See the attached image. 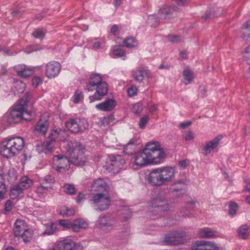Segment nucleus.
Returning a JSON list of instances; mask_svg holds the SVG:
<instances>
[{"label": "nucleus", "mask_w": 250, "mask_h": 250, "mask_svg": "<svg viewBox=\"0 0 250 250\" xmlns=\"http://www.w3.org/2000/svg\"><path fill=\"white\" fill-rule=\"evenodd\" d=\"M117 224L116 218L111 215L104 214L99 217L97 225L101 229L111 230Z\"/></svg>", "instance_id": "obj_10"}, {"label": "nucleus", "mask_w": 250, "mask_h": 250, "mask_svg": "<svg viewBox=\"0 0 250 250\" xmlns=\"http://www.w3.org/2000/svg\"><path fill=\"white\" fill-rule=\"evenodd\" d=\"M46 116L47 115H42L35 127L36 131L40 134H45L47 130L49 124L48 121L45 119Z\"/></svg>", "instance_id": "obj_25"}, {"label": "nucleus", "mask_w": 250, "mask_h": 250, "mask_svg": "<svg viewBox=\"0 0 250 250\" xmlns=\"http://www.w3.org/2000/svg\"><path fill=\"white\" fill-rule=\"evenodd\" d=\"M48 189V187H44L42 185L38 186L36 189L38 194H42L45 193Z\"/></svg>", "instance_id": "obj_52"}, {"label": "nucleus", "mask_w": 250, "mask_h": 250, "mask_svg": "<svg viewBox=\"0 0 250 250\" xmlns=\"http://www.w3.org/2000/svg\"><path fill=\"white\" fill-rule=\"evenodd\" d=\"M41 82V79L39 77H35L32 80V84L33 86L37 87Z\"/></svg>", "instance_id": "obj_58"}, {"label": "nucleus", "mask_w": 250, "mask_h": 250, "mask_svg": "<svg viewBox=\"0 0 250 250\" xmlns=\"http://www.w3.org/2000/svg\"><path fill=\"white\" fill-rule=\"evenodd\" d=\"M248 229L249 227L247 225L240 227L237 230L238 237L243 239H247L248 236Z\"/></svg>", "instance_id": "obj_31"}, {"label": "nucleus", "mask_w": 250, "mask_h": 250, "mask_svg": "<svg viewBox=\"0 0 250 250\" xmlns=\"http://www.w3.org/2000/svg\"><path fill=\"white\" fill-rule=\"evenodd\" d=\"M164 183V185L172 181L175 175V170L171 167H159Z\"/></svg>", "instance_id": "obj_15"}, {"label": "nucleus", "mask_w": 250, "mask_h": 250, "mask_svg": "<svg viewBox=\"0 0 250 250\" xmlns=\"http://www.w3.org/2000/svg\"><path fill=\"white\" fill-rule=\"evenodd\" d=\"M184 185V182L182 180H179L175 182L171 186L170 189L175 191H178L182 188V185Z\"/></svg>", "instance_id": "obj_43"}, {"label": "nucleus", "mask_w": 250, "mask_h": 250, "mask_svg": "<svg viewBox=\"0 0 250 250\" xmlns=\"http://www.w3.org/2000/svg\"><path fill=\"white\" fill-rule=\"evenodd\" d=\"M183 83L187 85L191 83L193 79L192 72L189 69H186L183 72Z\"/></svg>", "instance_id": "obj_33"}, {"label": "nucleus", "mask_w": 250, "mask_h": 250, "mask_svg": "<svg viewBox=\"0 0 250 250\" xmlns=\"http://www.w3.org/2000/svg\"><path fill=\"white\" fill-rule=\"evenodd\" d=\"M191 250H219L215 244L208 241H197L196 245L192 246Z\"/></svg>", "instance_id": "obj_17"}, {"label": "nucleus", "mask_w": 250, "mask_h": 250, "mask_svg": "<svg viewBox=\"0 0 250 250\" xmlns=\"http://www.w3.org/2000/svg\"><path fill=\"white\" fill-rule=\"evenodd\" d=\"M13 232L15 237L21 238L25 243L29 242L32 238V230L22 220H16L14 224Z\"/></svg>", "instance_id": "obj_6"}, {"label": "nucleus", "mask_w": 250, "mask_h": 250, "mask_svg": "<svg viewBox=\"0 0 250 250\" xmlns=\"http://www.w3.org/2000/svg\"><path fill=\"white\" fill-rule=\"evenodd\" d=\"M132 76L135 81L141 83L147 77L148 71L144 67H139L132 71Z\"/></svg>", "instance_id": "obj_24"}, {"label": "nucleus", "mask_w": 250, "mask_h": 250, "mask_svg": "<svg viewBox=\"0 0 250 250\" xmlns=\"http://www.w3.org/2000/svg\"><path fill=\"white\" fill-rule=\"evenodd\" d=\"M54 246L58 250H73L76 244L71 239L66 237L57 241Z\"/></svg>", "instance_id": "obj_16"}, {"label": "nucleus", "mask_w": 250, "mask_h": 250, "mask_svg": "<svg viewBox=\"0 0 250 250\" xmlns=\"http://www.w3.org/2000/svg\"><path fill=\"white\" fill-rule=\"evenodd\" d=\"M168 40L172 43H177L181 41L182 39L180 36L176 35H169L167 37Z\"/></svg>", "instance_id": "obj_50"}, {"label": "nucleus", "mask_w": 250, "mask_h": 250, "mask_svg": "<svg viewBox=\"0 0 250 250\" xmlns=\"http://www.w3.org/2000/svg\"><path fill=\"white\" fill-rule=\"evenodd\" d=\"M28 100L27 98L22 99L19 103L11 111L9 117V121L11 123H16L23 119L25 121H30L34 117L33 112L27 110Z\"/></svg>", "instance_id": "obj_4"}, {"label": "nucleus", "mask_w": 250, "mask_h": 250, "mask_svg": "<svg viewBox=\"0 0 250 250\" xmlns=\"http://www.w3.org/2000/svg\"><path fill=\"white\" fill-rule=\"evenodd\" d=\"M44 152L49 154L52 152L54 148L53 142L49 139L48 141L44 142Z\"/></svg>", "instance_id": "obj_41"}, {"label": "nucleus", "mask_w": 250, "mask_h": 250, "mask_svg": "<svg viewBox=\"0 0 250 250\" xmlns=\"http://www.w3.org/2000/svg\"><path fill=\"white\" fill-rule=\"evenodd\" d=\"M133 112L135 114H139L143 110V105L141 103H137L135 104L132 108Z\"/></svg>", "instance_id": "obj_47"}, {"label": "nucleus", "mask_w": 250, "mask_h": 250, "mask_svg": "<svg viewBox=\"0 0 250 250\" xmlns=\"http://www.w3.org/2000/svg\"><path fill=\"white\" fill-rule=\"evenodd\" d=\"M74 210L72 208H69L66 206L61 207L59 211V214L63 216H70L74 214Z\"/></svg>", "instance_id": "obj_37"}, {"label": "nucleus", "mask_w": 250, "mask_h": 250, "mask_svg": "<svg viewBox=\"0 0 250 250\" xmlns=\"http://www.w3.org/2000/svg\"><path fill=\"white\" fill-rule=\"evenodd\" d=\"M14 70L19 76L23 78L28 77L33 73L32 69L24 64H18L15 66Z\"/></svg>", "instance_id": "obj_23"}, {"label": "nucleus", "mask_w": 250, "mask_h": 250, "mask_svg": "<svg viewBox=\"0 0 250 250\" xmlns=\"http://www.w3.org/2000/svg\"><path fill=\"white\" fill-rule=\"evenodd\" d=\"M184 236V233H180L177 232H172L171 234L166 236V242L169 245H179L183 242Z\"/></svg>", "instance_id": "obj_19"}, {"label": "nucleus", "mask_w": 250, "mask_h": 250, "mask_svg": "<svg viewBox=\"0 0 250 250\" xmlns=\"http://www.w3.org/2000/svg\"><path fill=\"white\" fill-rule=\"evenodd\" d=\"M91 201L96 210L103 211L107 210L110 205L109 197L102 193L94 194Z\"/></svg>", "instance_id": "obj_9"}, {"label": "nucleus", "mask_w": 250, "mask_h": 250, "mask_svg": "<svg viewBox=\"0 0 250 250\" xmlns=\"http://www.w3.org/2000/svg\"><path fill=\"white\" fill-rule=\"evenodd\" d=\"M116 102L115 100L109 99L104 102L97 104L96 108L102 111H111L116 106Z\"/></svg>", "instance_id": "obj_26"}, {"label": "nucleus", "mask_w": 250, "mask_h": 250, "mask_svg": "<svg viewBox=\"0 0 250 250\" xmlns=\"http://www.w3.org/2000/svg\"><path fill=\"white\" fill-rule=\"evenodd\" d=\"M120 211L121 218L124 221H126L131 217L132 213L130 210L126 207L123 208Z\"/></svg>", "instance_id": "obj_38"}, {"label": "nucleus", "mask_w": 250, "mask_h": 250, "mask_svg": "<svg viewBox=\"0 0 250 250\" xmlns=\"http://www.w3.org/2000/svg\"><path fill=\"white\" fill-rule=\"evenodd\" d=\"M61 69V65L56 61H51L45 65L46 76L49 79L54 78L59 75Z\"/></svg>", "instance_id": "obj_11"}, {"label": "nucleus", "mask_w": 250, "mask_h": 250, "mask_svg": "<svg viewBox=\"0 0 250 250\" xmlns=\"http://www.w3.org/2000/svg\"><path fill=\"white\" fill-rule=\"evenodd\" d=\"M179 165L182 169L185 168L187 167V162L185 160L181 161L179 162Z\"/></svg>", "instance_id": "obj_61"}, {"label": "nucleus", "mask_w": 250, "mask_h": 250, "mask_svg": "<svg viewBox=\"0 0 250 250\" xmlns=\"http://www.w3.org/2000/svg\"><path fill=\"white\" fill-rule=\"evenodd\" d=\"M178 6L183 5L186 2V0H174Z\"/></svg>", "instance_id": "obj_64"}, {"label": "nucleus", "mask_w": 250, "mask_h": 250, "mask_svg": "<svg viewBox=\"0 0 250 250\" xmlns=\"http://www.w3.org/2000/svg\"><path fill=\"white\" fill-rule=\"evenodd\" d=\"M66 153L69 156L70 164L77 166H83L86 162L84 147L76 141L67 142L64 146Z\"/></svg>", "instance_id": "obj_3"}, {"label": "nucleus", "mask_w": 250, "mask_h": 250, "mask_svg": "<svg viewBox=\"0 0 250 250\" xmlns=\"http://www.w3.org/2000/svg\"><path fill=\"white\" fill-rule=\"evenodd\" d=\"M32 180L27 176H25L21 178L18 185L24 190L29 188L32 185Z\"/></svg>", "instance_id": "obj_29"}, {"label": "nucleus", "mask_w": 250, "mask_h": 250, "mask_svg": "<svg viewBox=\"0 0 250 250\" xmlns=\"http://www.w3.org/2000/svg\"><path fill=\"white\" fill-rule=\"evenodd\" d=\"M148 119L149 118L147 116H145L141 118L139 123V127L141 129H144L146 124L147 123Z\"/></svg>", "instance_id": "obj_49"}, {"label": "nucleus", "mask_w": 250, "mask_h": 250, "mask_svg": "<svg viewBox=\"0 0 250 250\" xmlns=\"http://www.w3.org/2000/svg\"><path fill=\"white\" fill-rule=\"evenodd\" d=\"M55 230L52 227V226H50L49 228L47 229H46L43 232L42 234L43 235L47 234V235H51L54 233Z\"/></svg>", "instance_id": "obj_55"}, {"label": "nucleus", "mask_w": 250, "mask_h": 250, "mask_svg": "<svg viewBox=\"0 0 250 250\" xmlns=\"http://www.w3.org/2000/svg\"><path fill=\"white\" fill-rule=\"evenodd\" d=\"M105 42L104 39H101V41H98L93 43L92 45V48L94 50H97L101 48L102 44Z\"/></svg>", "instance_id": "obj_51"}, {"label": "nucleus", "mask_w": 250, "mask_h": 250, "mask_svg": "<svg viewBox=\"0 0 250 250\" xmlns=\"http://www.w3.org/2000/svg\"><path fill=\"white\" fill-rule=\"evenodd\" d=\"M108 188L109 187L107 182L103 178L96 179L91 184V191L103 192L107 191Z\"/></svg>", "instance_id": "obj_18"}, {"label": "nucleus", "mask_w": 250, "mask_h": 250, "mask_svg": "<svg viewBox=\"0 0 250 250\" xmlns=\"http://www.w3.org/2000/svg\"><path fill=\"white\" fill-rule=\"evenodd\" d=\"M46 33V31L44 29L37 28L32 33V36L35 38L42 39Z\"/></svg>", "instance_id": "obj_40"}, {"label": "nucleus", "mask_w": 250, "mask_h": 250, "mask_svg": "<svg viewBox=\"0 0 250 250\" xmlns=\"http://www.w3.org/2000/svg\"><path fill=\"white\" fill-rule=\"evenodd\" d=\"M147 181L153 186L159 187L164 185L159 167L151 170L148 175Z\"/></svg>", "instance_id": "obj_14"}, {"label": "nucleus", "mask_w": 250, "mask_h": 250, "mask_svg": "<svg viewBox=\"0 0 250 250\" xmlns=\"http://www.w3.org/2000/svg\"><path fill=\"white\" fill-rule=\"evenodd\" d=\"M109 158L111 162L110 165L113 167L112 169L115 171L118 172L125 163V160L121 155H110Z\"/></svg>", "instance_id": "obj_20"}, {"label": "nucleus", "mask_w": 250, "mask_h": 250, "mask_svg": "<svg viewBox=\"0 0 250 250\" xmlns=\"http://www.w3.org/2000/svg\"><path fill=\"white\" fill-rule=\"evenodd\" d=\"M44 142L42 143H40L36 145V148L37 151L40 153L43 152H44Z\"/></svg>", "instance_id": "obj_54"}, {"label": "nucleus", "mask_w": 250, "mask_h": 250, "mask_svg": "<svg viewBox=\"0 0 250 250\" xmlns=\"http://www.w3.org/2000/svg\"><path fill=\"white\" fill-rule=\"evenodd\" d=\"M242 53L244 61L250 66L248 72L250 74V45L245 47Z\"/></svg>", "instance_id": "obj_34"}, {"label": "nucleus", "mask_w": 250, "mask_h": 250, "mask_svg": "<svg viewBox=\"0 0 250 250\" xmlns=\"http://www.w3.org/2000/svg\"><path fill=\"white\" fill-rule=\"evenodd\" d=\"M23 189L18 184L11 188L10 196L12 199L17 198L23 191Z\"/></svg>", "instance_id": "obj_32"}, {"label": "nucleus", "mask_w": 250, "mask_h": 250, "mask_svg": "<svg viewBox=\"0 0 250 250\" xmlns=\"http://www.w3.org/2000/svg\"><path fill=\"white\" fill-rule=\"evenodd\" d=\"M53 163L56 170L58 172H62L70 164L69 159L62 155H55L53 158Z\"/></svg>", "instance_id": "obj_12"}, {"label": "nucleus", "mask_w": 250, "mask_h": 250, "mask_svg": "<svg viewBox=\"0 0 250 250\" xmlns=\"http://www.w3.org/2000/svg\"><path fill=\"white\" fill-rule=\"evenodd\" d=\"M166 154L159 142H149L144 148L134 157V164L142 167L150 164H160L165 159Z\"/></svg>", "instance_id": "obj_1"}, {"label": "nucleus", "mask_w": 250, "mask_h": 250, "mask_svg": "<svg viewBox=\"0 0 250 250\" xmlns=\"http://www.w3.org/2000/svg\"><path fill=\"white\" fill-rule=\"evenodd\" d=\"M8 140L16 155L22 149L24 146V140L21 137H14L9 139Z\"/></svg>", "instance_id": "obj_22"}, {"label": "nucleus", "mask_w": 250, "mask_h": 250, "mask_svg": "<svg viewBox=\"0 0 250 250\" xmlns=\"http://www.w3.org/2000/svg\"><path fill=\"white\" fill-rule=\"evenodd\" d=\"M135 146L132 141H129L124 147V152L127 155L132 154L135 151Z\"/></svg>", "instance_id": "obj_36"}, {"label": "nucleus", "mask_w": 250, "mask_h": 250, "mask_svg": "<svg viewBox=\"0 0 250 250\" xmlns=\"http://www.w3.org/2000/svg\"><path fill=\"white\" fill-rule=\"evenodd\" d=\"M198 234L202 238H214L218 236L217 232L209 228H204L199 229Z\"/></svg>", "instance_id": "obj_27"}, {"label": "nucleus", "mask_w": 250, "mask_h": 250, "mask_svg": "<svg viewBox=\"0 0 250 250\" xmlns=\"http://www.w3.org/2000/svg\"><path fill=\"white\" fill-rule=\"evenodd\" d=\"M137 91L138 89L135 86H132L130 88H129L127 90L128 94L130 97H132L135 95L137 94Z\"/></svg>", "instance_id": "obj_53"}, {"label": "nucleus", "mask_w": 250, "mask_h": 250, "mask_svg": "<svg viewBox=\"0 0 250 250\" xmlns=\"http://www.w3.org/2000/svg\"><path fill=\"white\" fill-rule=\"evenodd\" d=\"M124 44L127 48H133L137 46L138 43L134 38H127L124 40Z\"/></svg>", "instance_id": "obj_39"}, {"label": "nucleus", "mask_w": 250, "mask_h": 250, "mask_svg": "<svg viewBox=\"0 0 250 250\" xmlns=\"http://www.w3.org/2000/svg\"><path fill=\"white\" fill-rule=\"evenodd\" d=\"M183 137L186 141H193L195 138V134L191 130H188L185 131Z\"/></svg>", "instance_id": "obj_42"}, {"label": "nucleus", "mask_w": 250, "mask_h": 250, "mask_svg": "<svg viewBox=\"0 0 250 250\" xmlns=\"http://www.w3.org/2000/svg\"><path fill=\"white\" fill-rule=\"evenodd\" d=\"M59 224L65 229H72V223L68 220H61L59 221Z\"/></svg>", "instance_id": "obj_46"}, {"label": "nucleus", "mask_w": 250, "mask_h": 250, "mask_svg": "<svg viewBox=\"0 0 250 250\" xmlns=\"http://www.w3.org/2000/svg\"><path fill=\"white\" fill-rule=\"evenodd\" d=\"M187 55L186 51H183L180 52V58L181 59H182V60L186 59L187 58Z\"/></svg>", "instance_id": "obj_62"}, {"label": "nucleus", "mask_w": 250, "mask_h": 250, "mask_svg": "<svg viewBox=\"0 0 250 250\" xmlns=\"http://www.w3.org/2000/svg\"><path fill=\"white\" fill-rule=\"evenodd\" d=\"M118 30V26L117 25L115 24L113 25L110 29V32L112 34H115Z\"/></svg>", "instance_id": "obj_63"}, {"label": "nucleus", "mask_w": 250, "mask_h": 250, "mask_svg": "<svg viewBox=\"0 0 250 250\" xmlns=\"http://www.w3.org/2000/svg\"><path fill=\"white\" fill-rule=\"evenodd\" d=\"M148 109L149 112H154L157 109V105L156 104L148 105Z\"/></svg>", "instance_id": "obj_59"}, {"label": "nucleus", "mask_w": 250, "mask_h": 250, "mask_svg": "<svg viewBox=\"0 0 250 250\" xmlns=\"http://www.w3.org/2000/svg\"><path fill=\"white\" fill-rule=\"evenodd\" d=\"M12 209V202L10 200H7L5 204V210L6 211H10Z\"/></svg>", "instance_id": "obj_56"}, {"label": "nucleus", "mask_w": 250, "mask_h": 250, "mask_svg": "<svg viewBox=\"0 0 250 250\" xmlns=\"http://www.w3.org/2000/svg\"><path fill=\"white\" fill-rule=\"evenodd\" d=\"M64 134L65 132L63 130L61 129H57L50 134L49 139L53 142L55 141H59V140H61V139L59 138V135Z\"/></svg>", "instance_id": "obj_30"}, {"label": "nucleus", "mask_w": 250, "mask_h": 250, "mask_svg": "<svg viewBox=\"0 0 250 250\" xmlns=\"http://www.w3.org/2000/svg\"><path fill=\"white\" fill-rule=\"evenodd\" d=\"M88 224L84 220L79 219L75 220L72 223V230L74 232H79L80 229L88 228Z\"/></svg>", "instance_id": "obj_28"}, {"label": "nucleus", "mask_w": 250, "mask_h": 250, "mask_svg": "<svg viewBox=\"0 0 250 250\" xmlns=\"http://www.w3.org/2000/svg\"><path fill=\"white\" fill-rule=\"evenodd\" d=\"M66 127L73 133L83 132L88 129L89 125L85 119H70L65 122Z\"/></svg>", "instance_id": "obj_8"}, {"label": "nucleus", "mask_w": 250, "mask_h": 250, "mask_svg": "<svg viewBox=\"0 0 250 250\" xmlns=\"http://www.w3.org/2000/svg\"><path fill=\"white\" fill-rule=\"evenodd\" d=\"M178 10L177 6L164 5L159 10L156 15L149 16L148 22L151 26L155 27L158 24L160 20L169 18Z\"/></svg>", "instance_id": "obj_7"}, {"label": "nucleus", "mask_w": 250, "mask_h": 250, "mask_svg": "<svg viewBox=\"0 0 250 250\" xmlns=\"http://www.w3.org/2000/svg\"><path fill=\"white\" fill-rule=\"evenodd\" d=\"M169 208L168 198L165 194H161L152 199L149 212L152 216H160L163 212L168 210Z\"/></svg>", "instance_id": "obj_5"}, {"label": "nucleus", "mask_w": 250, "mask_h": 250, "mask_svg": "<svg viewBox=\"0 0 250 250\" xmlns=\"http://www.w3.org/2000/svg\"><path fill=\"white\" fill-rule=\"evenodd\" d=\"M63 188L64 192L67 194H74L75 193V188L73 185L65 184Z\"/></svg>", "instance_id": "obj_44"}, {"label": "nucleus", "mask_w": 250, "mask_h": 250, "mask_svg": "<svg viewBox=\"0 0 250 250\" xmlns=\"http://www.w3.org/2000/svg\"><path fill=\"white\" fill-rule=\"evenodd\" d=\"M0 154L6 158H10L16 155L10 146L8 139L3 141L0 145Z\"/></svg>", "instance_id": "obj_21"}, {"label": "nucleus", "mask_w": 250, "mask_h": 250, "mask_svg": "<svg viewBox=\"0 0 250 250\" xmlns=\"http://www.w3.org/2000/svg\"><path fill=\"white\" fill-rule=\"evenodd\" d=\"M238 206L236 203L230 202L229 204V214L233 216L235 215Z\"/></svg>", "instance_id": "obj_45"}, {"label": "nucleus", "mask_w": 250, "mask_h": 250, "mask_svg": "<svg viewBox=\"0 0 250 250\" xmlns=\"http://www.w3.org/2000/svg\"><path fill=\"white\" fill-rule=\"evenodd\" d=\"M108 88V84L102 80L99 74H91L85 87V89L88 91H95L92 95L89 97L90 103L102 100L107 94Z\"/></svg>", "instance_id": "obj_2"}, {"label": "nucleus", "mask_w": 250, "mask_h": 250, "mask_svg": "<svg viewBox=\"0 0 250 250\" xmlns=\"http://www.w3.org/2000/svg\"><path fill=\"white\" fill-rule=\"evenodd\" d=\"M84 198V195L82 193H80L77 198V202L78 203H80L81 201L83 200Z\"/></svg>", "instance_id": "obj_60"}, {"label": "nucleus", "mask_w": 250, "mask_h": 250, "mask_svg": "<svg viewBox=\"0 0 250 250\" xmlns=\"http://www.w3.org/2000/svg\"><path fill=\"white\" fill-rule=\"evenodd\" d=\"M191 123L192 122L191 121L182 122L179 124V126L182 128H185L187 127L190 126L191 125Z\"/></svg>", "instance_id": "obj_57"}, {"label": "nucleus", "mask_w": 250, "mask_h": 250, "mask_svg": "<svg viewBox=\"0 0 250 250\" xmlns=\"http://www.w3.org/2000/svg\"><path fill=\"white\" fill-rule=\"evenodd\" d=\"M113 54L114 55L115 57L116 58H121L123 57L122 59L123 60H125L126 57L125 56V50L120 46H115L113 48Z\"/></svg>", "instance_id": "obj_35"}, {"label": "nucleus", "mask_w": 250, "mask_h": 250, "mask_svg": "<svg viewBox=\"0 0 250 250\" xmlns=\"http://www.w3.org/2000/svg\"><path fill=\"white\" fill-rule=\"evenodd\" d=\"M222 135H218L212 140L207 141L201 146V150L204 156L208 155L219 145L220 141L222 139Z\"/></svg>", "instance_id": "obj_13"}, {"label": "nucleus", "mask_w": 250, "mask_h": 250, "mask_svg": "<svg viewBox=\"0 0 250 250\" xmlns=\"http://www.w3.org/2000/svg\"><path fill=\"white\" fill-rule=\"evenodd\" d=\"M83 98L82 92L80 90L75 91L74 95L73 102L75 104L78 103Z\"/></svg>", "instance_id": "obj_48"}]
</instances>
